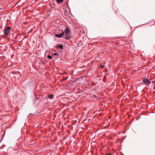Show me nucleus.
<instances>
[{
  "label": "nucleus",
  "mask_w": 155,
  "mask_h": 155,
  "mask_svg": "<svg viewBox=\"0 0 155 155\" xmlns=\"http://www.w3.org/2000/svg\"><path fill=\"white\" fill-rule=\"evenodd\" d=\"M65 31L66 39L68 40L71 37V33L70 29L67 27V29H65Z\"/></svg>",
  "instance_id": "1"
},
{
  "label": "nucleus",
  "mask_w": 155,
  "mask_h": 155,
  "mask_svg": "<svg viewBox=\"0 0 155 155\" xmlns=\"http://www.w3.org/2000/svg\"><path fill=\"white\" fill-rule=\"evenodd\" d=\"M10 29L11 27H7L4 31V34L6 35H8L10 32Z\"/></svg>",
  "instance_id": "2"
},
{
  "label": "nucleus",
  "mask_w": 155,
  "mask_h": 155,
  "mask_svg": "<svg viewBox=\"0 0 155 155\" xmlns=\"http://www.w3.org/2000/svg\"><path fill=\"white\" fill-rule=\"evenodd\" d=\"M64 31L61 34H56L55 35V36L59 38H61L62 37V36H63V35H64Z\"/></svg>",
  "instance_id": "3"
},
{
  "label": "nucleus",
  "mask_w": 155,
  "mask_h": 155,
  "mask_svg": "<svg viewBox=\"0 0 155 155\" xmlns=\"http://www.w3.org/2000/svg\"><path fill=\"white\" fill-rule=\"evenodd\" d=\"M143 82L147 84H148L150 83V82L147 79L145 78L143 80Z\"/></svg>",
  "instance_id": "4"
},
{
  "label": "nucleus",
  "mask_w": 155,
  "mask_h": 155,
  "mask_svg": "<svg viewBox=\"0 0 155 155\" xmlns=\"http://www.w3.org/2000/svg\"><path fill=\"white\" fill-rule=\"evenodd\" d=\"M53 95L52 94H50L48 96V97L50 99H52L53 97Z\"/></svg>",
  "instance_id": "5"
},
{
  "label": "nucleus",
  "mask_w": 155,
  "mask_h": 155,
  "mask_svg": "<svg viewBox=\"0 0 155 155\" xmlns=\"http://www.w3.org/2000/svg\"><path fill=\"white\" fill-rule=\"evenodd\" d=\"M63 0H57L56 1L57 3H59L62 2Z\"/></svg>",
  "instance_id": "6"
},
{
  "label": "nucleus",
  "mask_w": 155,
  "mask_h": 155,
  "mask_svg": "<svg viewBox=\"0 0 155 155\" xmlns=\"http://www.w3.org/2000/svg\"><path fill=\"white\" fill-rule=\"evenodd\" d=\"M58 48H60L61 49L63 48V46L62 45H60L58 46Z\"/></svg>",
  "instance_id": "7"
},
{
  "label": "nucleus",
  "mask_w": 155,
  "mask_h": 155,
  "mask_svg": "<svg viewBox=\"0 0 155 155\" xmlns=\"http://www.w3.org/2000/svg\"><path fill=\"white\" fill-rule=\"evenodd\" d=\"M48 58L50 59H51L52 58V56L50 55H48Z\"/></svg>",
  "instance_id": "8"
},
{
  "label": "nucleus",
  "mask_w": 155,
  "mask_h": 155,
  "mask_svg": "<svg viewBox=\"0 0 155 155\" xmlns=\"http://www.w3.org/2000/svg\"><path fill=\"white\" fill-rule=\"evenodd\" d=\"M58 55V54L57 53H54V54H53V55Z\"/></svg>",
  "instance_id": "9"
},
{
  "label": "nucleus",
  "mask_w": 155,
  "mask_h": 155,
  "mask_svg": "<svg viewBox=\"0 0 155 155\" xmlns=\"http://www.w3.org/2000/svg\"><path fill=\"white\" fill-rule=\"evenodd\" d=\"M152 83H155V81H152Z\"/></svg>",
  "instance_id": "10"
},
{
  "label": "nucleus",
  "mask_w": 155,
  "mask_h": 155,
  "mask_svg": "<svg viewBox=\"0 0 155 155\" xmlns=\"http://www.w3.org/2000/svg\"><path fill=\"white\" fill-rule=\"evenodd\" d=\"M107 155H111V154L110 153H109Z\"/></svg>",
  "instance_id": "11"
},
{
  "label": "nucleus",
  "mask_w": 155,
  "mask_h": 155,
  "mask_svg": "<svg viewBox=\"0 0 155 155\" xmlns=\"http://www.w3.org/2000/svg\"><path fill=\"white\" fill-rule=\"evenodd\" d=\"M101 67L102 68H103L104 67V66H101Z\"/></svg>",
  "instance_id": "12"
},
{
  "label": "nucleus",
  "mask_w": 155,
  "mask_h": 155,
  "mask_svg": "<svg viewBox=\"0 0 155 155\" xmlns=\"http://www.w3.org/2000/svg\"><path fill=\"white\" fill-rule=\"evenodd\" d=\"M155 86H154V87H153V88H154H154H155Z\"/></svg>",
  "instance_id": "13"
},
{
  "label": "nucleus",
  "mask_w": 155,
  "mask_h": 155,
  "mask_svg": "<svg viewBox=\"0 0 155 155\" xmlns=\"http://www.w3.org/2000/svg\"><path fill=\"white\" fill-rule=\"evenodd\" d=\"M64 73H66V72H64Z\"/></svg>",
  "instance_id": "14"
}]
</instances>
